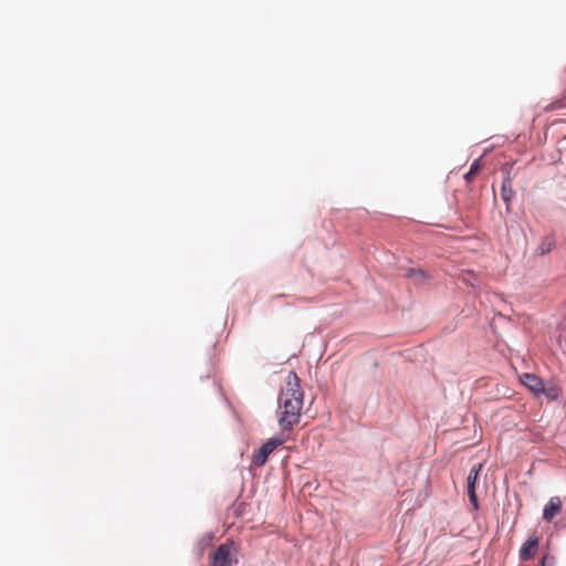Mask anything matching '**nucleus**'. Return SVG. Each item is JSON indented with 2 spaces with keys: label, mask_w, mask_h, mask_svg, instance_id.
Returning a JSON list of instances; mask_svg holds the SVG:
<instances>
[{
  "label": "nucleus",
  "mask_w": 566,
  "mask_h": 566,
  "mask_svg": "<svg viewBox=\"0 0 566 566\" xmlns=\"http://www.w3.org/2000/svg\"><path fill=\"white\" fill-rule=\"evenodd\" d=\"M303 400L301 380L296 373L290 371L279 396V424L282 430L290 431L300 422Z\"/></svg>",
  "instance_id": "1"
},
{
  "label": "nucleus",
  "mask_w": 566,
  "mask_h": 566,
  "mask_svg": "<svg viewBox=\"0 0 566 566\" xmlns=\"http://www.w3.org/2000/svg\"><path fill=\"white\" fill-rule=\"evenodd\" d=\"M233 543L221 544L210 556L211 566H231Z\"/></svg>",
  "instance_id": "2"
},
{
  "label": "nucleus",
  "mask_w": 566,
  "mask_h": 566,
  "mask_svg": "<svg viewBox=\"0 0 566 566\" xmlns=\"http://www.w3.org/2000/svg\"><path fill=\"white\" fill-rule=\"evenodd\" d=\"M514 191L512 189V182L510 178L504 179L501 188V197L504 202L509 203L513 198Z\"/></svg>",
  "instance_id": "8"
},
{
  "label": "nucleus",
  "mask_w": 566,
  "mask_h": 566,
  "mask_svg": "<svg viewBox=\"0 0 566 566\" xmlns=\"http://www.w3.org/2000/svg\"><path fill=\"white\" fill-rule=\"evenodd\" d=\"M475 171H476V164H473V165L471 166L470 171L467 174V176H465V177L469 179V178L471 177V175H473Z\"/></svg>",
  "instance_id": "15"
},
{
  "label": "nucleus",
  "mask_w": 566,
  "mask_h": 566,
  "mask_svg": "<svg viewBox=\"0 0 566 566\" xmlns=\"http://www.w3.org/2000/svg\"><path fill=\"white\" fill-rule=\"evenodd\" d=\"M555 241L551 237H545L536 249L537 254L544 255L553 250Z\"/></svg>",
  "instance_id": "9"
},
{
  "label": "nucleus",
  "mask_w": 566,
  "mask_h": 566,
  "mask_svg": "<svg viewBox=\"0 0 566 566\" xmlns=\"http://www.w3.org/2000/svg\"><path fill=\"white\" fill-rule=\"evenodd\" d=\"M521 381L525 387H527L532 392L536 395L546 392L543 380L534 374H523L521 376Z\"/></svg>",
  "instance_id": "4"
},
{
  "label": "nucleus",
  "mask_w": 566,
  "mask_h": 566,
  "mask_svg": "<svg viewBox=\"0 0 566 566\" xmlns=\"http://www.w3.org/2000/svg\"><path fill=\"white\" fill-rule=\"evenodd\" d=\"M562 511V500L559 496H553L545 505L543 511V517L547 522L553 521V518L559 514Z\"/></svg>",
  "instance_id": "6"
},
{
  "label": "nucleus",
  "mask_w": 566,
  "mask_h": 566,
  "mask_svg": "<svg viewBox=\"0 0 566 566\" xmlns=\"http://www.w3.org/2000/svg\"><path fill=\"white\" fill-rule=\"evenodd\" d=\"M482 470V464H475L470 470V473L468 475V489L475 488V483L479 479L480 472Z\"/></svg>",
  "instance_id": "11"
},
{
  "label": "nucleus",
  "mask_w": 566,
  "mask_h": 566,
  "mask_svg": "<svg viewBox=\"0 0 566 566\" xmlns=\"http://www.w3.org/2000/svg\"><path fill=\"white\" fill-rule=\"evenodd\" d=\"M563 108H566V91L559 97L555 98L547 106H545L546 112H554Z\"/></svg>",
  "instance_id": "7"
},
{
  "label": "nucleus",
  "mask_w": 566,
  "mask_h": 566,
  "mask_svg": "<svg viewBox=\"0 0 566 566\" xmlns=\"http://www.w3.org/2000/svg\"><path fill=\"white\" fill-rule=\"evenodd\" d=\"M554 560V557H551L548 555H545L543 558H542V565L541 566H547L548 562H553Z\"/></svg>",
  "instance_id": "14"
},
{
  "label": "nucleus",
  "mask_w": 566,
  "mask_h": 566,
  "mask_svg": "<svg viewBox=\"0 0 566 566\" xmlns=\"http://www.w3.org/2000/svg\"><path fill=\"white\" fill-rule=\"evenodd\" d=\"M406 276L417 284L423 283L428 279L427 274L420 269H409Z\"/></svg>",
  "instance_id": "10"
},
{
  "label": "nucleus",
  "mask_w": 566,
  "mask_h": 566,
  "mask_svg": "<svg viewBox=\"0 0 566 566\" xmlns=\"http://www.w3.org/2000/svg\"><path fill=\"white\" fill-rule=\"evenodd\" d=\"M547 397L555 399L558 397V390L554 387L546 388V392H544Z\"/></svg>",
  "instance_id": "13"
},
{
  "label": "nucleus",
  "mask_w": 566,
  "mask_h": 566,
  "mask_svg": "<svg viewBox=\"0 0 566 566\" xmlns=\"http://www.w3.org/2000/svg\"><path fill=\"white\" fill-rule=\"evenodd\" d=\"M468 494H469L470 502L473 504L474 509H478V499H476V494H475V488L468 489Z\"/></svg>",
  "instance_id": "12"
},
{
  "label": "nucleus",
  "mask_w": 566,
  "mask_h": 566,
  "mask_svg": "<svg viewBox=\"0 0 566 566\" xmlns=\"http://www.w3.org/2000/svg\"><path fill=\"white\" fill-rule=\"evenodd\" d=\"M284 440L283 439H270L268 440L265 443L262 444V447L256 451L254 452V454L252 455V463L255 465V467H262L269 455L281 444H283Z\"/></svg>",
  "instance_id": "3"
},
{
  "label": "nucleus",
  "mask_w": 566,
  "mask_h": 566,
  "mask_svg": "<svg viewBox=\"0 0 566 566\" xmlns=\"http://www.w3.org/2000/svg\"><path fill=\"white\" fill-rule=\"evenodd\" d=\"M539 538L537 536H531L521 547L520 549V558L521 560H528L535 556V553L538 548Z\"/></svg>",
  "instance_id": "5"
}]
</instances>
